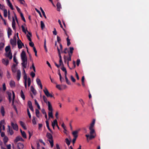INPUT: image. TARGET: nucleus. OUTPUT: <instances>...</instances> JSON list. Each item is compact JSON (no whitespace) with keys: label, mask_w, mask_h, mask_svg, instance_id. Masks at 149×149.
I'll list each match as a JSON object with an SVG mask.
<instances>
[{"label":"nucleus","mask_w":149,"mask_h":149,"mask_svg":"<svg viewBox=\"0 0 149 149\" xmlns=\"http://www.w3.org/2000/svg\"><path fill=\"white\" fill-rule=\"evenodd\" d=\"M42 97H43V100H44V102L46 103H48V101H47V99L45 95H44Z\"/></svg>","instance_id":"49530a36"},{"label":"nucleus","mask_w":149,"mask_h":149,"mask_svg":"<svg viewBox=\"0 0 149 149\" xmlns=\"http://www.w3.org/2000/svg\"><path fill=\"white\" fill-rule=\"evenodd\" d=\"M35 104L37 106V107L38 109H40V107L38 104V102L36 100H35Z\"/></svg>","instance_id":"72a5a7b5"},{"label":"nucleus","mask_w":149,"mask_h":149,"mask_svg":"<svg viewBox=\"0 0 149 149\" xmlns=\"http://www.w3.org/2000/svg\"><path fill=\"white\" fill-rule=\"evenodd\" d=\"M26 56L25 52L24 50L22 51L21 54V58H22L23 57H25Z\"/></svg>","instance_id":"cd10ccee"},{"label":"nucleus","mask_w":149,"mask_h":149,"mask_svg":"<svg viewBox=\"0 0 149 149\" xmlns=\"http://www.w3.org/2000/svg\"><path fill=\"white\" fill-rule=\"evenodd\" d=\"M11 125L14 130L16 131H18V127L16 123V122L15 120H14V122L11 121Z\"/></svg>","instance_id":"7ed1b4c3"},{"label":"nucleus","mask_w":149,"mask_h":149,"mask_svg":"<svg viewBox=\"0 0 149 149\" xmlns=\"http://www.w3.org/2000/svg\"><path fill=\"white\" fill-rule=\"evenodd\" d=\"M30 75L33 78L35 76V74L34 72L32 71L31 72Z\"/></svg>","instance_id":"0e129e2a"},{"label":"nucleus","mask_w":149,"mask_h":149,"mask_svg":"<svg viewBox=\"0 0 149 149\" xmlns=\"http://www.w3.org/2000/svg\"><path fill=\"white\" fill-rule=\"evenodd\" d=\"M79 101L81 103V104L82 105V107H84V105L85 104L83 100L82 99H80L79 100Z\"/></svg>","instance_id":"8fccbe9b"},{"label":"nucleus","mask_w":149,"mask_h":149,"mask_svg":"<svg viewBox=\"0 0 149 149\" xmlns=\"http://www.w3.org/2000/svg\"><path fill=\"white\" fill-rule=\"evenodd\" d=\"M3 91H5L6 89V87L5 83L3 84Z\"/></svg>","instance_id":"69168bd1"},{"label":"nucleus","mask_w":149,"mask_h":149,"mask_svg":"<svg viewBox=\"0 0 149 149\" xmlns=\"http://www.w3.org/2000/svg\"><path fill=\"white\" fill-rule=\"evenodd\" d=\"M43 91L46 95L48 97H49L50 93H49L47 89L45 88V89Z\"/></svg>","instance_id":"f8f14e48"},{"label":"nucleus","mask_w":149,"mask_h":149,"mask_svg":"<svg viewBox=\"0 0 149 149\" xmlns=\"http://www.w3.org/2000/svg\"><path fill=\"white\" fill-rule=\"evenodd\" d=\"M59 65H62V66H63V64L62 61V59H59Z\"/></svg>","instance_id":"e2e57ef3"},{"label":"nucleus","mask_w":149,"mask_h":149,"mask_svg":"<svg viewBox=\"0 0 149 149\" xmlns=\"http://www.w3.org/2000/svg\"><path fill=\"white\" fill-rule=\"evenodd\" d=\"M31 84V79L29 77L28 78V85L29 87L30 86Z\"/></svg>","instance_id":"09e8293b"},{"label":"nucleus","mask_w":149,"mask_h":149,"mask_svg":"<svg viewBox=\"0 0 149 149\" xmlns=\"http://www.w3.org/2000/svg\"><path fill=\"white\" fill-rule=\"evenodd\" d=\"M19 123L21 125V126L22 127H23V128L24 130H26V127L25 125V123L22 121H19Z\"/></svg>","instance_id":"2eb2a0df"},{"label":"nucleus","mask_w":149,"mask_h":149,"mask_svg":"<svg viewBox=\"0 0 149 149\" xmlns=\"http://www.w3.org/2000/svg\"><path fill=\"white\" fill-rule=\"evenodd\" d=\"M20 96L22 98L23 100H24L25 99V95L24 94L23 92L21 90L20 92Z\"/></svg>","instance_id":"393cba45"},{"label":"nucleus","mask_w":149,"mask_h":149,"mask_svg":"<svg viewBox=\"0 0 149 149\" xmlns=\"http://www.w3.org/2000/svg\"><path fill=\"white\" fill-rule=\"evenodd\" d=\"M58 74L59 76V79H60V81H61V82H62V76L60 72V70L59 69L58 70Z\"/></svg>","instance_id":"c9c22d12"},{"label":"nucleus","mask_w":149,"mask_h":149,"mask_svg":"<svg viewBox=\"0 0 149 149\" xmlns=\"http://www.w3.org/2000/svg\"><path fill=\"white\" fill-rule=\"evenodd\" d=\"M17 149H23L24 147L23 144L21 143H18L17 144Z\"/></svg>","instance_id":"1a4fd4ad"},{"label":"nucleus","mask_w":149,"mask_h":149,"mask_svg":"<svg viewBox=\"0 0 149 149\" xmlns=\"http://www.w3.org/2000/svg\"><path fill=\"white\" fill-rule=\"evenodd\" d=\"M48 116L49 118H53V115L52 111H50V112L48 113Z\"/></svg>","instance_id":"7c9ffc66"},{"label":"nucleus","mask_w":149,"mask_h":149,"mask_svg":"<svg viewBox=\"0 0 149 149\" xmlns=\"http://www.w3.org/2000/svg\"><path fill=\"white\" fill-rule=\"evenodd\" d=\"M58 22L59 24H60L61 28H62L63 29V30L64 31L65 33V34L66 35H67V34L66 33L65 30L63 27V26L61 23V22L60 20V19H58Z\"/></svg>","instance_id":"4be33fe9"},{"label":"nucleus","mask_w":149,"mask_h":149,"mask_svg":"<svg viewBox=\"0 0 149 149\" xmlns=\"http://www.w3.org/2000/svg\"><path fill=\"white\" fill-rule=\"evenodd\" d=\"M22 62L21 65L24 68H26L27 64V58L26 56L21 58Z\"/></svg>","instance_id":"f257e3e1"},{"label":"nucleus","mask_w":149,"mask_h":149,"mask_svg":"<svg viewBox=\"0 0 149 149\" xmlns=\"http://www.w3.org/2000/svg\"><path fill=\"white\" fill-rule=\"evenodd\" d=\"M57 124V121L56 119L54 120L53 122L52 123V126H55V125H56Z\"/></svg>","instance_id":"f704fd0d"},{"label":"nucleus","mask_w":149,"mask_h":149,"mask_svg":"<svg viewBox=\"0 0 149 149\" xmlns=\"http://www.w3.org/2000/svg\"><path fill=\"white\" fill-rule=\"evenodd\" d=\"M12 26L14 30H15V20L13 18V20L12 22Z\"/></svg>","instance_id":"a211bd4d"},{"label":"nucleus","mask_w":149,"mask_h":149,"mask_svg":"<svg viewBox=\"0 0 149 149\" xmlns=\"http://www.w3.org/2000/svg\"><path fill=\"white\" fill-rule=\"evenodd\" d=\"M27 112L28 113V115L29 116V118H31V116L30 113V111H29V109L28 108L27 109Z\"/></svg>","instance_id":"13d9d810"},{"label":"nucleus","mask_w":149,"mask_h":149,"mask_svg":"<svg viewBox=\"0 0 149 149\" xmlns=\"http://www.w3.org/2000/svg\"><path fill=\"white\" fill-rule=\"evenodd\" d=\"M56 87L59 90H62V88L61 87V86L60 85H57L56 86Z\"/></svg>","instance_id":"774afa93"},{"label":"nucleus","mask_w":149,"mask_h":149,"mask_svg":"<svg viewBox=\"0 0 149 149\" xmlns=\"http://www.w3.org/2000/svg\"><path fill=\"white\" fill-rule=\"evenodd\" d=\"M68 36V37L67 38L66 40L67 42V45L68 46H69L70 45V40L69 38V36L68 35H66Z\"/></svg>","instance_id":"2f4dec72"},{"label":"nucleus","mask_w":149,"mask_h":149,"mask_svg":"<svg viewBox=\"0 0 149 149\" xmlns=\"http://www.w3.org/2000/svg\"><path fill=\"white\" fill-rule=\"evenodd\" d=\"M13 61H14L17 64L18 63V62L17 61V60L16 59V55L15 54L13 56Z\"/></svg>","instance_id":"e433bc0d"},{"label":"nucleus","mask_w":149,"mask_h":149,"mask_svg":"<svg viewBox=\"0 0 149 149\" xmlns=\"http://www.w3.org/2000/svg\"><path fill=\"white\" fill-rule=\"evenodd\" d=\"M0 111L3 116H4L5 111L4 108L3 107L1 106L0 109Z\"/></svg>","instance_id":"412c9836"},{"label":"nucleus","mask_w":149,"mask_h":149,"mask_svg":"<svg viewBox=\"0 0 149 149\" xmlns=\"http://www.w3.org/2000/svg\"><path fill=\"white\" fill-rule=\"evenodd\" d=\"M65 81L67 84L68 85H70L71 84V83L70 81L68 80V78L67 77H65Z\"/></svg>","instance_id":"37998d69"},{"label":"nucleus","mask_w":149,"mask_h":149,"mask_svg":"<svg viewBox=\"0 0 149 149\" xmlns=\"http://www.w3.org/2000/svg\"><path fill=\"white\" fill-rule=\"evenodd\" d=\"M27 104L29 107L32 106L31 102L30 101H29L28 102Z\"/></svg>","instance_id":"864d4df0"},{"label":"nucleus","mask_w":149,"mask_h":149,"mask_svg":"<svg viewBox=\"0 0 149 149\" xmlns=\"http://www.w3.org/2000/svg\"><path fill=\"white\" fill-rule=\"evenodd\" d=\"M2 62L3 64L7 66L9 64V61L8 59L6 58H4L2 59Z\"/></svg>","instance_id":"0eeeda50"},{"label":"nucleus","mask_w":149,"mask_h":149,"mask_svg":"<svg viewBox=\"0 0 149 149\" xmlns=\"http://www.w3.org/2000/svg\"><path fill=\"white\" fill-rule=\"evenodd\" d=\"M10 43L12 45L13 47L17 45V40L15 35L13 39H11L10 40Z\"/></svg>","instance_id":"f03ea898"},{"label":"nucleus","mask_w":149,"mask_h":149,"mask_svg":"<svg viewBox=\"0 0 149 149\" xmlns=\"http://www.w3.org/2000/svg\"><path fill=\"white\" fill-rule=\"evenodd\" d=\"M9 140L8 138L6 136H5L3 139V141L5 145L6 144L7 142Z\"/></svg>","instance_id":"5701e85b"},{"label":"nucleus","mask_w":149,"mask_h":149,"mask_svg":"<svg viewBox=\"0 0 149 149\" xmlns=\"http://www.w3.org/2000/svg\"><path fill=\"white\" fill-rule=\"evenodd\" d=\"M40 26L42 30H43L45 27V25L42 21L40 22Z\"/></svg>","instance_id":"bb28decb"},{"label":"nucleus","mask_w":149,"mask_h":149,"mask_svg":"<svg viewBox=\"0 0 149 149\" xmlns=\"http://www.w3.org/2000/svg\"><path fill=\"white\" fill-rule=\"evenodd\" d=\"M46 137L49 139H53L52 135L49 133L47 132V133Z\"/></svg>","instance_id":"dca6fc26"},{"label":"nucleus","mask_w":149,"mask_h":149,"mask_svg":"<svg viewBox=\"0 0 149 149\" xmlns=\"http://www.w3.org/2000/svg\"><path fill=\"white\" fill-rule=\"evenodd\" d=\"M33 118L32 120V123L33 125H35L36 124V122L35 120L36 118L34 116H33Z\"/></svg>","instance_id":"de8ad7c7"},{"label":"nucleus","mask_w":149,"mask_h":149,"mask_svg":"<svg viewBox=\"0 0 149 149\" xmlns=\"http://www.w3.org/2000/svg\"><path fill=\"white\" fill-rule=\"evenodd\" d=\"M78 133V131L77 130L74 131L72 132V134H73L74 137L75 138V136H76V138H77L78 136V135L77 134Z\"/></svg>","instance_id":"b1692460"},{"label":"nucleus","mask_w":149,"mask_h":149,"mask_svg":"<svg viewBox=\"0 0 149 149\" xmlns=\"http://www.w3.org/2000/svg\"><path fill=\"white\" fill-rule=\"evenodd\" d=\"M46 123V126L48 130L51 132V133H52V130L50 129L48 121L47 120H46L45 121Z\"/></svg>","instance_id":"aec40b11"},{"label":"nucleus","mask_w":149,"mask_h":149,"mask_svg":"<svg viewBox=\"0 0 149 149\" xmlns=\"http://www.w3.org/2000/svg\"><path fill=\"white\" fill-rule=\"evenodd\" d=\"M12 70L13 72H15L17 70V68L16 67H12Z\"/></svg>","instance_id":"5fc2aeb1"},{"label":"nucleus","mask_w":149,"mask_h":149,"mask_svg":"<svg viewBox=\"0 0 149 149\" xmlns=\"http://www.w3.org/2000/svg\"><path fill=\"white\" fill-rule=\"evenodd\" d=\"M57 42H58L59 44L61 43H60V41H61V38L59 36H57Z\"/></svg>","instance_id":"bf43d9fd"},{"label":"nucleus","mask_w":149,"mask_h":149,"mask_svg":"<svg viewBox=\"0 0 149 149\" xmlns=\"http://www.w3.org/2000/svg\"><path fill=\"white\" fill-rule=\"evenodd\" d=\"M57 49L58 51V56H59V57L60 59H62V57H61V53H60V49H59L58 46L57 47Z\"/></svg>","instance_id":"4c0bfd02"},{"label":"nucleus","mask_w":149,"mask_h":149,"mask_svg":"<svg viewBox=\"0 0 149 149\" xmlns=\"http://www.w3.org/2000/svg\"><path fill=\"white\" fill-rule=\"evenodd\" d=\"M90 131V134H92L95 133V131L93 129H89Z\"/></svg>","instance_id":"603ef678"},{"label":"nucleus","mask_w":149,"mask_h":149,"mask_svg":"<svg viewBox=\"0 0 149 149\" xmlns=\"http://www.w3.org/2000/svg\"><path fill=\"white\" fill-rule=\"evenodd\" d=\"M43 91L46 95L48 97H49L50 93H49L47 89L45 88V89Z\"/></svg>","instance_id":"ddd939ff"},{"label":"nucleus","mask_w":149,"mask_h":149,"mask_svg":"<svg viewBox=\"0 0 149 149\" xmlns=\"http://www.w3.org/2000/svg\"><path fill=\"white\" fill-rule=\"evenodd\" d=\"M21 76V72L20 70H18L17 72V81H19L20 79Z\"/></svg>","instance_id":"6e6552de"},{"label":"nucleus","mask_w":149,"mask_h":149,"mask_svg":"<svg viewBox=\"0 0 149 149\" xmlns=\"http://www.w3.org/2000/svg\"><path fill=\"white\" fill-rule=\"evenodd\" d=\"M22 135L23 136V137L24 139L26 138V134L25 132L24 131H23L22 132Z\"/></svg>","instance_id":"a18cd8bd"},{"label":"nucleus","mask_w":149,"mask_h":149,"mask_svg":"<svg viewBox=\"0 0 149 149\" xmlns=\"http://www.w3.org/2000/svg\"><path fill=\"white\" fill-rule=\"evenodd\" d=\"M65 141L66 143L67 144V145L68 146H69L70 144V141H69V140L67 138H66L65 139Z\"/></svg>","instance_id":"a19ab883"},{"label":"nucleus","mask_w":149,"mask_h":149,"mask_svg":"<svg viewBox=\"0 0 149 149\" xmlns=\"http://www.w3.org/2000/svg\"><path fill=\"white\" fill-rule=\"evenodd\" d=\"M48 110L50 111H52L53 109L52 106L49 101L48 102Z\"/></svg>","instance_id":"4468645a"},{"label":"nucleus","mask_w":149,"mask_h":149,"mask_svg":"<svg viewBox=\"0 0 149 149\" xmlns=\"http://www.w3.org/2000/svg\"><path fill=\"white\" fill-rule=\"evenodd\" d=\"M35 9L36 10L39 14L40 15V17H42V15H41V14L40 11L39 10L37 9L36 8H35Z\"/></svg>","instance_id":"680f3d73"},{"label":"nucleus","mask_w":149,"mask_h":149,"mask_svg":"<svg viewBox=\"0 0 149 149\" xmlns=\"http://www.w3.org/2000/svg\"><path fill=\"white\" fill-rule=\"evenodd\" d=\"M56 6L57 7V10L58 11H60V9L61 8V5L60 3L59 2H58L56 4Z\"/></svg>","instance_id":"f3484780"},{"label":"nucleus","mask_w":149,"mask_h":149,"mask_svg":"<svg viewBox=\"0 0 149 149\" xmlns=\"http://www.w3.org/2000/svg\"><path fill=\"white\" fill-rule=\"evenodd\" d=\"M18 39L17 40V44L18 48L19 49H21L22 46H24V44L19 39L18 36H17Z\"/></svg>","instance_id":"39448f33"},{"label":"nucleus","mask_w":149,"mask_h":149,"mask_svg":"<svg viewBox=\"0 0 149 149\" xmlns=\"http://www.w3.org/2000/svg\"><path fill=\"white\" fill-rule=\"evenodd\" d=\"M5 9V7L4 6V5H1L0 3V9L2 10H3Z\"/></svg>","instance_id":"3c124183"},{"label":"nucleus","mask_w":149,"mask_h":149,"mask_svg":"<svg viewBox=\"0 0 149 149\" xmlns=\"http://www.w3.org/2000/svg\"><path fill=\"white\" fill-rule=\"evenodd\" d=\"M5 50L6 53L4 54L5 56L6 57H9V45H8L7 46L5 49Z\"/></svg>","instance_id":"423d86ee"},{"label":"nucleus","mask_w":149,"mask_h":149,"mask_svg":"<svg viewBox=\"0 0 149 149\" xmlns=\"http://www.w3.org/2000/svg\"><path fill=\"white\" fill-rule=\"evenodd\" d=\"M39 113L40 112L38 110L36 109V116L38 118H39L40 117Z\"/></svg>","instance_id":"c756f323"},{"label":"nucleus","mask_w":149,"mask_h":149,"mask_svg":"<svg viewBox=\"0 0 149 149\" xmlns=\"http://www.w3.org/2000/svg\"><path fill=\"white\" fill-rule=\"evenodd\" d=\"M95 120L94 119H93L92 123L91 124L90 126L89 127V129H93L94 127Z\"/></svg>","instance_id":"9d476101"},{"label":"nucleus","mask_w":149,"mask_h":149,"mask_svg":"<svg viewBox=\"0 0 149 149\" xmlns=\"http://www.w3.org/2000/svg\"><path fill=\"white\" fill-rule=\"evenodd\" d=\"M70 51L69 52L71 54H72L73 52V50H74V48L73 47H70Z\"/></svg>","instance_id":"6e6d98bb"},{"label":"nucleus","mask_w":149,"mask_h":149,"mask_svg":"<svg viewBox=\"0 0 149 149\" xmlns=\"http://www.w3.org/2000/svg\"><path fill=\"white\" fill-rule=\"evenodd\" d=\"M15 142H17L18 141H24V140L21 136H19L17 137L16 139H15Z\"/></svg>","instance_id":"9b49d317"},{"label":"nucleus","mask_w":149,"mask_h":149,"mask_svg":"<svg viewBox=\"0 0 149 149\" xmlns=\"http://www.w3.org/2000/svg\"><path fill=\"white\" fill-rule=\"evenodd\" d=\"M10 86L11 87H14L15 86V82L14 81H11L10 82Z\"/></svg>","instance_id":"a878e982"},{"label":"nucleus","mask_w":149,"mask_h":149,"mask_svg":"<svg viewBox=\"0 0 149 149\" xmlns=\"http://www.w3.org/2000/svg\"><path fill=\"white\" fill-rule=\"evenodd\" d=\"M4 46V43L1 42L0 43V50H1Z\"/></svg>","instance_id":"79ce46f5"},{"label":"nucleus","mask_w":149,"mask_h":149,"mask_svg":"<svg viewBox=\"0 0 149 149\" xmlns=\"http://www.w3.org/2000/svg\"><path fill=\"white\" fill-rule=\"evenodd\" d=\"M48 141H49L51 147H52L54 146L53 139H49Z\"/></svg>","instance_id":"c85d7f7f"},{"label":"nucleus","mask_w":149,"mask_h":149,"mask_svg":"<svg viewBox=\"0 0 149 149\" xmlns=\"http://www.w3.org/2000/svg\"><path fill=\"white\" fill-rule=\"evenodd\" d=\"M36 81L37 84L39 86L40 85V84H41L40 80V79H39L38 78L37 79H36Z\"/></svg>","instance_id":"c03bdc74"},{"label":"nucleus","mask_w":149,"mask_h":149,"mask_svg":"<svg viewBox=\"0 0 149 149\" xmlns=\"http://www.w3.org/2000/svg\"><path fill=\"white\" fill-rule=\"evenodd\" d=\"M29 45L31 47H34V44L32 42V41L31 42H30L29 43Z\"/></svg>","instance_id":"338daca9"},{"label":"nucleus","mask_w":149,"mask_h":149,"mask_svg":"<svg viewBox=\"0 0 149 149\" xmlns=\"http://www.w3.org/2000/svg\"><path fill=\"white\" fill-rule=\"evenodd\" d=\"M95 137V136L92 135V134H91L89 136V139L90 140H91L92 139L94 138Z\"/></svg>","instance_id":"4d7b16f0"},{"label":"nucleus","mask_w":149,"mask_h":149,"mask_svg":"<svg viewBox=\"0 0 149 149\" xmlns=\"http://www.w3.org/2000/svg\"><path fill=\"white\" fill-rule=\"evenodd\" d=\"M20 16H21V17L22 18V20L24 22H26V20L25 19V18L24 17L23 15L22 14V13H20Z\"/></svg>","instance_id":"ea45409f"},{"label":"nucleus","mask_w":149,"mask_h":149,"mask_svg":"<svg viewBox=\"0 0 149 149\" xmlns=\"http://www.w3.org/2000/svg\"><path fill=\"white\" fill-rule=\"evenodd\" d=\"M54 31H53V34L55 35H56L57 34V32L55 28H54Z\"/></svg>","instance_id":"052dcab7"},{"label":"nucleus","mask_w":149,"mask_h":149,"mask_svg":"<svg viewBox=\"0 0 149 149\" xmlns=\"http://www.w3.org/2000/svg\"><path fill=\"white\" fill-rule=\"evenodd\" d=\"M12 93H13V100H12V105L13 106V107L14 109L15 110L16 113H18L16 107L15 106V105L14 104V100H15V93L13 91H12Z\"/></svg>","instance_id":"20e7f679"},{"label":"nucleus","mask_w":149,"mask_h":149,"mask_svg":"<svg viewBox=\"0 0 149 149\" xmlns=\"http://www.w3.org/2000/svg\"><path fill=\"white\" fill-rule=\"evenodd\" d=\"M31 91L34 95H36V92L33 86H31Z\"/></svg>","instance_id":"6ab92c4d"},{"label":"nucleus","mask_w":149,"mask_h":149,"mask_svg":"<svg viewBox=\"0 0 149 149\" xmlns=\"http://www.w3.org/2000/svg\"><path fill=\"white\" fill-rule=\"evenodd\" d=\"M3 11V14H4V16L5 17H7V9H6V8Z\"/></svg>","instance_id":"473e14b6"},{"label":"nucleus","mask_w":149,"mask_h":149,"mask_svg":"<svg viewBox=\"0 0 149 149\" xmlns=\"http://www.w3.org/2000/svg\"><path fill=\"white\" fill-rule=\"evenodd\" d=\"M21 27L22 28V31L23 32H24V33L26 34V32L27 31V29H25L24 28V26L23 25Z\"/></svg>","instance_id":"58836bf2"}]
</instances>
